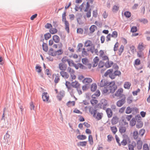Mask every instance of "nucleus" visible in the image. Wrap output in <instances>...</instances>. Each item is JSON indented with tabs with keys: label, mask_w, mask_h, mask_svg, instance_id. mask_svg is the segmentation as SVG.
I'll return each mask as SVG.
<instances>
[{
	"label": "nucleus",
	"mask_w": 150,
	"mask_h": 150,
	"mask_svg": "<svg viewBox=\"0 0 150 150\" xmlns=\"http://www.w3.org/2000/svg\"><path fill=\"white\" fill-rule=\"evenodd\" d=\"M87 1L86 4L83 3L79 7L76 6L75 7V10L76 11H77L79 9H80V11H82L83 10H84L85 12H87L88 9L90 6V4H92L93 2V0H86Z\"/></svg>",
	"instance_id": "nucleus-1"
},
{
	"label": "nucleus",
	"mask_w": 150,
	"mask_h": 150,
	"mask_svg": "<svg viewBox=\"0 0 150 150\" xmlns=\"http://www.w3.org/2000/svg\"><path fill=\"white\" fill-rule=\"evenodd\" d=\"M63 52V50L62 49H60L57 51H54L53 49L51 48L49 51V54L53 56L61 55Z\"/></svg>",
	"instance_id": "nucleus-2"
},
{
	"label": "nucleus",
	"mask_w": 150,
	"mask_h": 150,
	"mask_svg": "<svg viewBox=\"0 0 150 150\" xmlns=\"http://www.w3.org/2000/svg\"><path fill=\"white\" fill-rule=\"evenodd\" d=\"M98 56L100 58L103 60H107L109 59V58L107 55L106 52L104 50H101L99 52Z\"/></svg>",
	"instance_id": "nucleus-3"
},
{
	"label": "nucleus",
	"mask_w": 150,
	"mask_h": 150,
	"mask_svg": "<svg viewBox=\"0 0 150 150\" xmlns=\"http://www.w3.org/2000/svg\"><path fill=\"white\" fill-rule=\"evenodd\" d=\"M108 88H109L111 93H114L117 88V86L115 84L114 81L111 82L108 86Z\"/></svg>",
	"instance_id": "nucleus-4"
},
{
	"label": "nucleus",
	"mask_w": 150,
	"mask_h": 150,
	"mask_svg": "<svg viewBox=\"0 0 150 150\" xmlns=\"http://www.w3.org/2000/svg\"><path fill=\"white\" fill-rule=\"evenodd\" d=\"M113 70L112 69L108 70L105 73L104 76H107L109 75L110 78L112 79H114L115 78V75L114 73H113Z\"/></svg>",
	"instance_id": "nucleus-5"
},
{
	"label": "nucleus",
	"mask_w": 150,
	"mask_h": 150,
	"mask_svg": "<svg viewBox=\"0 0 150 150\" xmlns=\"http://www.w3.org/2000/svg\"><path fill=\"white\" fill-rule=\"evenodd\" d=\"M70 83L68 81H66L65 85L68 89V90L71 94H73L74 93V90L70 85Z\"/></svg>",
	"instance_id": "nucleus-6"
},
{
	"label": "nucleus",
	"mask_w": 150,
	"mask_h": 150,
	"mask_svg": "<svg viewBox=\"0 0 150 150\" xmlns=\"http://www.w3.org/2000/svg\"><path fill=\"white\" fill-rule=\"evenodd\" d=\"M147 45L144 44L143 42H140L139 43L137 47L138 50L139 51H143L146 47Z\"/></svg>",
	"instance_id": "nucleus-7"
},
{
	"label": "nucleus",
	"mask_w": 150,
	"mask_h": 150,
	"mask_svg": "<svg viewBox=\"0 0 150 150\" xmlns=\"http://www.w3.org/2000/svg\"><path fill=\"white\" fill-rule=\"evenodd\" d=\"M42 98L43 101L48 102V100L49 99V96L47 92H44L42 93Z\"/></svg>",
	"instance_id": "nucleus-8"
},
{
	"label": "nucleus",
	"mask_w": 150,
	"mask_h": 150,
	"mask_svg": "<svg viewBox=\"0 0 150 150\" xmlns=\"http://www.w3.org/2000/svg\"><path fill=\"white\" fill-rule=\"evenodd\" d=\"M129 138L127 135L124 136L123 139L120 142V146L122 145L123 146L126 145L127 144V141L129 140Z\"/></svg>",
	"instance_id": "nucleus-9"
},
{
	"label": "nucleus",
	"mask_w": 150,
	"mask_h": 150,
	"mask_svg": "<svg viewBox=\"0 0 150 150\" xmlns=\"http://www.w3.org/2000/svg\"><path fill=\"white\" fill-rule=\"evenodd\" d=\"M123 90L122 88L118 89L115 94V96L117 97H121L122 96Z\"/></svg>",
	"instance_id": "nucleus-10"
},
{
	"label": "nucleus",
	"mask_w": 150,
	"mask_h": 150,
	"mask_svg": "<svg viewBox=\"0 0 150 150\" xmlns=\"http://www.w3.org/2000/svg\"><path fill=\"white\" fill-rule=\"evenodd\" d=\"M67 65L63 63H60L59 65V68L62 71H65L67 69Z\"/></svg>",
	"instance_id": "nucleus-11"
},
{
	"label": "nucleus",
	"mask_w": 150,
	"mask_h": 150,
	"mask_svg": "<svg viewBox=\"0 0 150 150\" xmlns=\"http://www.w3.org/2000/svg\"><path fill=\"white\" fill-rule=\"evenodd\" d=\"M80 86V84L77 81L72 82L71 83V86L73 88H79Z\"/></svg>",
	"instance_id": "nucleus-12"
},
{
	"label": "nucleus",
	"mask_w": 150,
	"mask_h": 150,
	"mask_svg": "<svg viewBox=\"0 0 150 150\" xmlns=\"http://www.w3.org/2000/svg\"><path fill=\"white\" fill-rule=\"evenodd\" d=\"M132 117V115H127L126 117H123L122 119V121L124 122L125 125H127L128 123L126 122H125V120H127L128 121H129Z\"/></svg>",
	"instance_id": "nucleus-13"
},
{
	"label": "nucleus",
	"mask_w": 150,
	"mask_h": 150,
	"mask_svg": "<svg viewBox=\"0 0 150 150\" xmlns=\"http://www.w3.org/2000/svg\"><path fill=\"white\" fill-rule=\"evenodd\" d=\"M108 84V82L105 79H102L99 83V86L101 87L106 86Z\"/></svg>",
	"instance_id": "nucleus-14"
},
{
	"label": "nucleus",
	"mask_w": 150,
	"mask_h": 150,
	"mask_svg": "<svg viewBox=\"0 0 150 150\" xmlns=\"http://www.w3.org/2000/svg\"><path fill=\"white\" fill-rule=\"evenodd\" d=\"M92 81V79L90 78H84L82 81V82L84 84L88 85L91 83Z\"/></svg>",
	"instance_id": "nucleus-15"
},
{
	"label": "nucleus",
	"mask_w": 150,
	"mask_h": 150,
	"mask_svg": "<svg viewBox=\"0 0 150 150\" xmlns=\"http://www.w3.org/2000/svg\"><path fill=\"white\" fill-rule=\"evenodd\" d=\"M61 75L64 79H68L69 76V74L65 71H61L60 72Z\"/></svg>",
	"instance_id": "nucleus-16"
},
{
	"label": "nucleus",
	"mask_w": 150,
	"mask_h": 150,
	"mask_svg": "<svg viewBox=\"0 0 150 150\" xmlns=\"http://www.w3.org/2000/svg\"><path fill=\"white\" fill-rule=\"evenodd\" d=\"M119 120L118 117L117 116H114L111 121L112 124L113 125L117 124L119 122Z\"/></svg>",
	"instance_id": "nucleus-17"
},
{
	"label": "nucleus",
	"mask_w": 150,
	"mask_h": 150,
	"mask_svg": "<svg viewBox=\"0 0 150 150\" xmlns=\"http://www.w3.org/2000/svg\"><path fill=\"white\" fill-rule=\"evenodd\" d=\"M125 98L122 99L117 102V105L119 107H120L125 103Z\"/></svg>",
	"instance_id": "nucleus-18"
},
{
	"label": "nucleus",
	"mask_w": 150,
	"mask_h": 150,
	"mask_svg": "<svg viewBox=\"0 0 150 150\" xmlns=\"http://www.w3.org/2000/svg\"><path fill=\"white\" fill-rule=\"evenodd\" d=\"M106 112L107 113L108 117L110 118L112 117V112L110 108H107L106 110Z\"/></svg>",
	"instance_id": "nucleus-19"
},
{
	"label": "nucleus",
	"mask_w": 150,
	"mask_h": 150,
	"mask_svg": "<svg viewBox=\"0 0 150 150\" xmlns=\"http://www.w3.org/2000/svg\"><path fill=\"white\" fill-rule=\"evenodd\" d=\"M53 76L54 78L55 77L54 79V82L55 83H57L60 81V77L58 74H54L53 75Z\"/></svg>",
	"instance_id": "nucleus-20"
},
{
	"label": "nucleus",
	"mask_w": 150,
	"mask_h": 150,
	"mask_svg": "<svg viewBox=\"0 0 150 150\" xmlns=\"http://www.w3.org/2000/svg\"><path fill=\"white\" fill-rule=\"evenodd\" d=\"M64 22L65 24V29L67 31V33H69V24L68 22L67 21H63Z\"/></svg>",
	"instance_id": "nucleus-21"
},
{
	"label": "nucleus",
	"mask_w": 150,
	"mask_h": 150,
	"mask_svg": "<svg viewBox=\"0 0 150 150\" xmlns=\"http://www.w3.org/2000/svg\"><path fill=\"white\" fill-rule=\"evenodd\" d=\"M64 22L65 24V29L67 31V33H69V24L68 22L67 21H63Z\"/></svg>",
	"instance_id": "nucleus-22"
},
{
	"label": "nucleus",
	"mask_w": 150,
	"mask_h": 150,
	"mask_svg": "<svg viewBox=\"0 0 150 150\" xmlns=\"http://www.w3.org/2000/svg\"><path fill=\"white\" fill-rule=\"evenodd\" d=\"M94 45L92 42L90 40H87L85 43L84 46L86 47H90Z\"/></svg>",
	"instance_id": "nucleus-23"
},
{
	"label": "nucleus",
	"mask_w": 150,
	"mask_h": 150,
	"mask_svg": "<svg viewBox=\"0 0 150 150\" xmlns=\"http://www.w3.org/2000/svg\"><path fill=\"white\" fill-rule=\"evenodd\" d=\"M52 38L54 41L56 43H58L60 41V38L57 35H54L52 37Z\"/></svg>",
	"instance_id": "nucleus-24"
},
{
	"label": "nucleus",
	"mask_w": 150,
	"mask_h": 150,
	"mask_svg": "<svg viewBox=\"0 0 150 150\" xmlns=\"http://www.w3.org/2000/svg\"><path fill=\"white\" fill-rule=\"evenodd\" d=\"M131 86V83L129 82H125L124 84V88L126 89H129L130 88Z\"/></svg>",
	"instance_id": "nucleus-25"
},
{
	"label": "nucleus",
	"mask_w": 150,
	"mask_h": 150,
	"mask_svg": "<svg viewBox=\"0 0 150 150\" xmlns=\"http://www.w3.org/2000/svg\"><path fill=\"white\" fill-rule=\"evenodd\" d=\"M105 63V66L107 68H109L111 67L113 65V63L111 61H109V59Z\"/></svg>",
	"instance_id": "nucleus-26"
},
{
	"label": "nucleus",
	"mask_w": 150,
	"mask_h": 150,
	"mask_svg": "<svg viewBox=\"0 0 150 150\" xmlns=\"http://www.w3.org/2000/svg\"><path fill=\"white\" fill-rule=\"evenodd\" d=\"M99 61V59L98 57H96L93 59L94 64L93 65V67H96L98 64V62Z\"/></svg>",
	"instance_id": "nucleus-27"
},
{
	"label": "nucleus",
	"mask_w": 150,
	"mask_h": 150,
	"mask_svg": "<svg viewBox=\"0 0 150 150\" xmlns=\"http://www.w3.org/2000/svg\"><path fill=\"white\" fill-rule=\"evenodd\" d=\"M142 142L140 140H138L137 142V148L138 149H142Z\"/></svg>",
	"instance_id": "nucleus-28"
},
{
	"label": "nucleus",
	"mask_w": 150,
	"mask_h": 150,
	"mask_svg": "<svg viewBox=\"0 0 150 150\" xmlns=\"http://www.w3.org/2000/svg\"><path fill=\"white\" fill-rule=\"evenodd\" d=\"M137 56L139 58H143L144 57V53L142 51H139L137 52Z\"/></svg>",
	"instance_id": "nucleus-29"
},
{
	"label": "nucleus",
	"mask_w": 150,
	"mask_h": 150,
	"mask_svg": "<svg viewBox=\"0 0 150 150\" xmlns=\"http://www.w3.org/2000/svg\"><path fill=\"white\" fill-rule=\"evenodd\" d=\"M73 66L76 69H78L79 67L80 68L82 69H84V66H83L80 63L77 64V65L75 64H74Z\"/></svg>",
	"instance_id": "nucleus-30"
},
{
	"label": "nucleus",
	"mask_w": 150,
	"mask_h": 150,
	"mask_svg": "<svg viewBox=\"0 0 150 150\" xmlns=\"http://www.w3.org/2000/svg\"><path fill=\"white\" fill-rule=\"evenodd\" d=\"M91 90L92 91H95L97 88V86L96 83H93L91 86Z\"/></svg>",
	"instance_id": "nucleus-31"
},
{
	"label": "nucleus",
	"mask_w": 150,
	"mask_h": 150,
	"mask_svg": "<svg viewBox=\"0 0 150 150\" xmlns=\"http://www.w3.org/2000/svg\"><path fill=\"white\" fill-rule=\"evenodd\" d=\"M87 142L86 141L80 142H79L77 145L79 146H86Z\"/></svg>",
	"instance_id": "nucleus-32"
},
{
	"label": "nucleus",
	"mask_w": 150,
	"mask_h": 150,
	"mask_svg": "<svg viewBox=\"0 0 150 150\" xmlns=\"http://www.w3.org/2000/svg\"><path fill=\"white\" fill-rule=\"evenodd\" d=\"M135 146V143H132L128 145L129 150H134V148Z\"/></svg>",
	"instance_id": "nucleus-33"
},
{
	"label": "nucleus",
	"mask_w": 150,
	"mask_h": 150,
	"mask_svg": "<svg viewBox=\"0 0 150 150\" xmlns=\"http://www.w3.org/2000/svg\"><path fill=\"white\" fill-rule=\"evenodd\" d=\"M110 90L109 88H108V86L107 87H105L102 91V92L103 93H105L107 94H108L111 93L110 91Z\"/></svg>",
	"instance_id": "nucleus-34"
},
{
	"label": "nucleus",
	"mask_w": 150,
	"mask_h": 150,
	"mask_svg": "<svg viewBox=\"0 0 150 150\" xmlns=\"http://www.w3.org/2000/svg\"><path fill=\"white\" fill-rule=\"evenodd\" d=\"M100 102L101 106L103 107L107 105V100L105 99H102L101 100Z\"/></svg>",
	"instance_id": "nucleus-35"
},
{
	"label": "nucleus",
	"mask_w": 150,
	"mask_h": 150,
	"mask_svg": "<svg viewBox=\"0 0 150 150\" xmlns=\"http://www.w3.org/2000/svg\"><path fill=\"white\" fill-rule=\"evenodd\" d=\"M75 104L74 101H69L67 103V105L68 107H70L71 106H74Z\"/></svg>",
	"instance_id": "nucleus-36"
},
{
	"label": "nucleus",
	"mask_w": 150,
	"mask_h": 150,
	"mask_svg": "<svg viewBox=\"0 0 150 150\" xmlns=\"http://www.w3.org/2000/svg\"><path fill=\"white\" fill-rule=\"evenodd\" d=\"M88 141L91 145H92L93 143V141L92 136L91 135L88 136Z\"/></svg>",
	"instance_id": "nucleus-37"
},
{
	"label": "nucleus",
	"mask_w": 150,
	"mask_h": 150,
	"mask_svg": "<svg viewBox=\"0 0 150 150\" xmlns=\"http://www.w3.org/2000/svg\"><path fill=\"white\" fill-rule=\"evenodd\" d=\"M119 8L118 5H114L112 8V11L114 12H116L118 10Z\"/></svg>",
	"instance_id": "nucleus-38"
},
{
	"label": "nucleus",
	"mask_w": 150,
	"mask_h": 150,
	"mask_svg": "<svg viewBox=\"0 0 150 150\" xmlns=\"http://www.w3.org/2000/svg\"><path fill=\"white\" fill-rule=\"evenodd\" d=\"M103 116V114L102 113L98 112L97 113V116L96 117V119L98 120H99L101 119Z\"/></svg>",
	"instance_id": "nucleus-39"
},
{
	"label": "nucleus",
	"mask_w": 150,
	"mask_h": 150,
	"mask_svg": "<svg viewBox=\"0 0 150 150\" xmlns=\"http://www.w3.org/2000/svg\"><path fill=\"white\" fill-rule=\"evenodd\" d=\"M91 108L90 107L89 108V112L91 113V115H92L94 117H95L96 116V110H94L93 109L92 110H91Z\"/></svg>",
	"instance_id": "nucleus-40"
},
{
	"label": "nucleus",
	"mask_w": 150,
	"mask_h": 150,
	"mask_svg": "<svg viewBox=\"0 0 150 150\" xmlns=\"http://www.w3.org/2000/svg\"><path fill=\"white\" fill-rule=\"evenodd\" d=\"M91 103L93 106H95L98 103V101L96 99H92L91 100Z\"/></svg>",
	"instance_id": "nucleus-41"
},
{
	"label": "nucleus",
	"mask_w": 150,
	"mask_h": 150,
	"mask_svg": "<svg viewBox=\"0 0 150 150\" xmlns=\"http://www.w3.org/2000/svg\"><path fill=\"white\" fill-rule=\"evenodd\" d=\"M42 47L43 50L45 52H47L48 50V48L47 44L45 43H43Z\"/></svg>",
	"instance_id": "nucleus-42"
},
{
	"label": "nucleus",
	"mask_w": 150,
	"mask_h": 150,
	"mask_svg": "<svg viewBox=\"0 0 150 150\" xmlns=\"http://www.w3.org/2000/svg\"><path fill=\"white\" fill-rule=\"evenodd\" d=\"M77 138L79 140H83L86 139V137L84 135H79L77 136Z\"/></svg>",
	"instance_id": "nucleus-43"
},
{
	"label": "nucleus",
	"mask_w": 150,
	"mask_h": 150,
	"mask_svg": "<svg viewBox=\"0 0 150 150\" xmlns=\"http://www.w3.org/2000/svg\"><path fill=\"white\" fill-rule=\"evenodd\" d=\"M143 125L142 122L141 121H139L138 122L136 125V127L138 128H140L142 127Z\"/></svg>",
	"instance_id": "nucleus-44"
},
{
	"label": "nucleus",
	"mask_w": 150,
	"mask_h": 150,
	"mask_svg": "<svg viewBox=\"0 0 150 150\" xmlns=\"http://www.w3.org/2000/svg\"><path fill=\"white\" fill-rule=\"evenodd\" d=\"M96 26L95 25H92L91 26L90 28V33H92L94 32L95 31V29L96 28Z\"/></svg>",
	"instance_id": "nucleus-45"
},
{
	"label": "nucleus",
	"mask_w": 150,
	"mask_h": 150,
	"mask_svg": "<svg viewBox=\"0 0 150 150\" xmlns=\"http://www.w3.org/2000/svg\"><path fill=\"white\" fill-rule=\"evenodd\" d=\"M110 129L113 134H115L117 131V129L116 127L115 126L111 127Z\"/></svg>",
	"instance_id": "nucleus-46"
},
{
	"label": "nucleus",
	"mask_w": 150,
	"mask_h": 150,
	"mask_svg": "<svg viewBox=\"0 0 150 150\" xmlns=\"http://www.w3.org/2000/svg\"><path fill=\"white\" fill-rule=\"evenodd\" d=\"M139 136L138 132L137 131H135L133 133V137L135 139H138Z\"/></svg>",
	"instance_id": "nucleus-47"
},
{
	"label": "nucleus",
	"mask_w": 150,
	"mask_h": 150,
	"mask_svg": "<svg viewBox=\"0 0 150 150\" xmlns=\"http://www.w3.org/2000/svg\"><path fill=\"white\" fill-rule=\"evenodd\" d=\"M141 63L140 60L139 59H136L134 61V65L135 66L140 64Z\"/></svg>",
	"instance_id": "nucleus-48"
},
{
	"label": "nucleus",
	"mask_w": 150,
	"mask_h": 150,
	"mask_svg": "<svg viewBox=\"0 0 150 150\" xmlns=\"http://www.w3.org/2000/svg\"><path fill=\"white\" fill-rule=\"evenodd\" d=\"M67 71L70 74H74L75 71L74 70L71 69L70 67H69L67 68Z\"/></svg>",
	"instance_id": "nucleus-49"
},
{
	"label": "nucleus",
	"mask_w": 150,
	"mask_h": 150,
	"mask_svg": "<svg viewBox=\"0 0 150 150\" xmlns=\"http://www.w3.org/2000/svg\"><path fill=\"white\" fill-rule=\"evenodd\" d=\"M126 131V128L124 127H121L120 128L119 131L121 133H125Z\"/></svg>",
	"instance_id": "nucleus-50"
},
{
	"label": "nucleus",
	"mask_w": 150,
	"mask_h": 150,
	"mask_svg": "<svg viewBox=\"0 0 150 150\" xmlns=\"http://www.w3.org/2000/svg\"><path fill=\"white\" fill-rule=\"evenodd\" d=\"M36 71L38 73H40L42 71L41 67L37 65L35 67Z\"/></svg>",
	"instance_id": "nucleus-51"
},
{
	"label": "nucleus",
	"mask_w": 150,
	"mask_h": 150,
	"mask_svg": "<svg viewBox=\"0 0 150 150\" xmlns=\"http://www.w3.org/2000/svg\"><path fill=\"white\" fill-rule=\"evenodd\" d=\"M117 33L115 31L113 32L112 34L111 35V37L114 38H117Z\"/></svg>",
	"instance_id": "nucleus-52"
},
{
	"label": "nucleus",
	"mask_w": 150,
	"mask_h": 150,
	"mask_svg": "<svg viewBox=\"0 0 150 150\" xmlns=\"http://www.w3.org/2000/svg\"><path fill=\"white\" fill-rule=\"evenodd\" d=\"M124 14L125 17L127 18H129L131 16V13L129 11L125 12Z\"/></svg>",
	"instance_id": "nucleus-53"
},
{
	"label": "nucleus",
	"mask_w": 150,
	"mask_h": 150,
	"mask_svg": "<svg viewBox=\"0 0 150 150\" xmlns=\"http://www.w3.org/2000/svg\"><path fill=\"white\" fill-rule=\"evenodd\" d=\"M90 47L89 48V49L88 50V51H90L92 53H93L94 52L95 46L94 45H93Z\"/></svg>",
	"instance_id": "nucleus-54"
},
{
	"label": "nucleus",
	"mask_w": 150,
	"mask_h": 150,
	"mask_svg": "<svg viewBox=\"0 0 150 150\" xmlns=\"http://www.w3.org/2000/svg\"><path fill=\"white\" fill-rule=\"evenodd\" d=\"M50 32L52 34L56 33L57 32V30L54 28H51L50 30Z\"/></svg>",
	"instance_id": "nucleus-55"
},
{
	"label": "nucleus",
	"mask_w": 150,
	"mask_h": 150,
	"mask_svg": "<svg viewBox=\"0 0 150 150\" xmlns=\"http://www.w3.org/2000/svg\"><path fill=\"white\" fill-rule=\"evenodd\" d=\"M86 15L87 18H90L91 16V8L89 9H88V11L87 12H86Z\"/></svg>",
	"instance_id": "nucleus-56"
},
{
	"label": "nucleus",
	"mask_w": 150,
	"mask_h": 150,
	"mask_svg": "<svg viewBox=\"0 0 150 150\" xmlns=\"http://www.w3.org/2000/svg\"><path fill=\"white\" fill-rule=\"evenodd\" d=\"M132 109L130 107H127L125 111V112L127 114H129L132 111Z\"/></svg>",
	"instance_id": "nucleus-57"
},
{
	"label": "nucleus",
	"mask_w": 150,
	"mask_h": 150,
	"mask_svg": "<svg viewBox=\"0 0 150 150\" xmlns=\"http://www.w3.org/2000/svg\"><path fill=\"white\" fill-rule=\"evenodd\" d=\"M82 61L83 64L85 65H87L88 63V60L86 58L82 59Z\"/></svg>",
	"instance_id": "nucleus-58"
},
{
	"label": "nucleus",
	"mask_w": 150,
	"mask_h": 150,
	"mask_svg": "<svg viewBox=\"0 0 150 150\" xmlns=\"http://www.w3.org/2000/svg\"><path fill=\"white\" fill-rule=\"evenodd\" d=\"M83 32V29L81 28H78L77 29V32L78 33L82 34Z\"/></svg>",
	"instance_id": "nucleus-59"
},
{
	"label": "nucleus",
	"mask_w": 150,
	"mask_h": 150,
	"mask_svg": "<svg viewBox=\"0 0 150 150\" xmlns=\"http://www.w3.org/2000/svg\"><path fill=\"white\" fill-rule=\"evenodd\" d=\"M145 133V130L144 129H141L139 131V134L140 136H142Z\"/></svg>",
	"instance_id": "nucleus-60"
},
{
	"label": "nucleus",
	"mask_w": 150,
	"mask_h": 150,
	"mask_svg": "<svg viewBox=\"0 0 150 150\" xmlns=\"http://www.w3.org/2000/svg\"><path fill=\"white\" fill-rule=\"evenodd\" d=\"M68 63L69 66H73L75 64L73 60H70L69 59L68 61Z\"/></svg>",
	"instance_id": "nucleus-61"
},
{
	"label": "nucleus",
	"mask_w": 150,
	"mask_h": 150,
	"mask_svg": "<svg viewBox=\"0 0 150 150\" xmlns=\"http://www.w3.org/2000/svg\"><path fill=\"white\" fill-rule=\"evenodd\" d=\"M82 53L83 55L87 56L88 55L87 51L85 48H83L82 50Z\"/></svg>",
	"instance_id": "nucleus-62"
},
{
	"label": "nucleus",
	"mask_w": 150,
	"mask_h": 150,
	"mask_svg": "<svg viewBox=\"0 0 150 150\" xmlns=\"http://www.w3.org/2000/svg\"><path fill=\"white\" fill-rule=\"evenodd\" d=\"M51 37V35L49 33H47L45 35V40H47Z\"/></svg>",
	"instance_id": "nucleus-63"
},
{
	"label": "nucleus",
	"mask_w": 150,
	"mask_h": 150,
	"mask_svg": "<svg viewBox=\"0 0 150 150\" xmlns=\"http://www.w3.org/2000/svg\"><path fill=\"white\" fill-rule=\"evenodd\" d=\"M144 150H149V149L148 144H144L143 147Z\"/></svg>",
	"instance_id": "nucleus-64"
}]
</instances>
